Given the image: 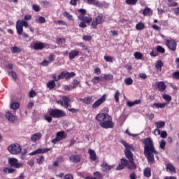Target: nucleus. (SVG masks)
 Masks as SVG:
<instances>
[{
    "label": "nucleus",
    "instance_id": "nucleus-35",
    "mask_svg": "<svg viewBox=\"0 0 179 179\" xmlns=\"http://www.w3.org/2000/svg\"><path fill=\"white\" fill-rule=\"evenodd\" d=\"M162 99H164V100H165V103H168V104H169L171 100V96L167 94H164L162 95Z\"/></svg>",
    "mask_w": 179,
    "mask_h": 179
},
{
    "label": "nucleus",
    "instance_id": "nucleus-39",
    "mask_svg": "<svg viewBox=\"0 0 179 179\" xmlns=\"http://www.w3.org/2000/svg\"><path fill=\"white\" fill-rule=\"evenodd\" d=\"M35 22H36V23H45V17H43V16H39L38 18H36L35 20Z\"/></svg>",
    "mask_w": 179,
    "mask_h": 179
},
{
    "label": "nucleus",
    "instance_id": "nucleus-23",
    "mask_svg": "<svg viewBox=\"0 0 179 179\" xmlns=\"http://www.w3.org/2000/svg\"><path fill=\"white\" fill-rule=\"evenodd\" d=\"M153 106L156 108H164L166 106H169V103H155Z\"/></svg>",
    "mask_w": 179,
    "mask_h": 179
},
{
    "label": "nucleus",
    "instance_id": "nucleus-15",
    "mask_svg": "<svg viewBox=\"0 0 179 179\" xmlns=\"http://www.w3.org/2000/svg\"><path fill=\"white\" fill-rule=\"evenodd\" d=\"M6 118L10 122H15L16 121V116L13 115L12 113L7 112L6 113Z\"/></svg>",
    "mask_w": 179,
    "mask_h": 179
},
{
    "label": "nucleus",
    "instance_id": "nucleus-53",
    "mask_svg": "<svg viewBox=\"0 0 179 179\" xmlns=\"http://www.w3.org/2000/svg\"><path fill=\"white\" fill-rule=\"evenodd\" d=\"M157 51L158 52H161V54H164V52H166V50H164L162 46H157Z\"/></svg>",
    "mask_w": 179,
    "mask_h": 179
},
{
    "label": "nucleus",
    "instance_id": "nucleus-3",
    "mask_svg": "<svg viewBox=\"0 0 179 179\" xmlns=\"http://www.w3.org/2000/svg\"><path fill=\"white\" fill-rule=\"evenodd\" d=\"M7 149L11 155H19L22 152V147L17 143L10 145Z\"/></svg>",
    "mask_w": 179,
    "mask_h": 179
},
{
    "label": "nucleus",
    "instance_id": "nucleus-64",
    "mask_svg": "<svg viewBox=\"0 0 179 179\" xmlns=\"http://www.w3.org/2000/svg\"><path fill=\"white\" fill-rule=\"evenodd\" d=\"M64 179H73V176L72 174H66Z\"/></svg>",
    "mask_w": 179,
    "mask_h": 179
},
{
    "label": "nucleus",
    "instance_id": "nucleus-63",
    "mask_svg": "<svg viewBox=\"0 0 179 179\" xmlns=\"http://www.w3.org/2000/svg\"><path fill=\"white\" fill-rule=\"evenodd\" d=\"M173 76L175 78V79L179 80V71H175L173 73Z\"/></svg>",
    "mask_w": 179,
    "mask_h": 179
},
{
    "label": "nucleus",
    "instance_id": "nucleus-57",
    "mask_svg": "<svg viewBox=\"0 0 179 179\" xmlns=\"http://www.w3.org/2000/svg\"><path fill=\"white\" fill-rule=\"evenodd\" d=\"M159 135L162 139H166V138H167V131H162Z\"/></svg>",
    "mask_w": 179,
    "mask_h": 179
},
{
    "label": "nucleus",
    "instance_id": "nucleus-8",
    "mask_svg": "<svg viewBox=\"0 0 179 179\" xmlns=\"http://www.w3.org/2000/svg\"><path fill=\"white\" fill-rule=\"evenodd\" d=\"M107 97V95L103 94L99 99L96 101L92 104V108H97V107H99V106H101L104 101H106V98Z\"/></svg>",
    "mask_w": 179,
    "mask_h": 179
},
{
    "label": "nucleus",
    "instance_id": "nucleus-2",
    "mask_svg": "<svg viewBox=\"0 0 179 179\" xmlns=\"http://www.w3.org/2000/svg\"><path fill=\"white\" fill-rule=\"evenodd\" d=\"M96 120L99 121L100 127L105 129L114 128L113 118L106 113H99L96 115Z\"/></svg>",
    "mask_w": 179,
    "mask_h": 179
},
{
    "label": "nucleus",
    "instance_id": "nucleus-41",
    "mask_svg": "<svg viewBox=\"0 0 179 179\" xmlns=\"http://www.w3.org/2000/svg\"><path fill=\"white\" fill-rule=\"evenodd\" d=\"M124 83L127 85V86H131V85L134 83V80H132L131 78H127L124 79Z\"/></svg>",
    "mask_w": 179,
    "mask_h": 179
},
{
    "label": "nucleus",
    "instance_id": "nucleus-49",
    "mask_svg": "<svg viewBox=\"0 0 179 179\" xmlns=\"http://www.w3.org/2000/svg\"><path fill=\"white\" fill-rule=\"evenodd\" d=\"M48 87L49 89H54L55 87V82L54 80L50 81L48 83Z\"/></svg>",
    "mask_w": 179,
    "mask_h": 179
},
{
    "label": "nucleus",
    "instance_id": "nucleus-59",
    "mask_svg": "<svg viewBox=\"0 0 179 179\" xmlns=\"http://www.w3.org/2000/svg\"><path fill=\"white\" fill-rule=\"evenodd\" d=\"M103 59L106 62H113V57L110 56H104Z\"/></svg>",
    "mask_w": 179,
    "mask_h": 179
},
{
    "label": "nucleus",
    "instance_id": "nucleus-10",
    "mask_svg": "<svg viewBox=\"0 0 179 179\" xmlns=\"http://www.w3.org/2000/svg\"><path fill=\"white\" fill-rule=\"evenodd\" d=\"M50 150H51V148H39V149H37L35 151L31 152L30 155L34 156V155L47 153L48 152H50Z\"/></svg>",
    "mask_w": 179,
    "mask_h": 179
},
{
    "label": "nucleus",
    "instance_id": "nucleus-17",
    "mask_svg": "<svg viewBox=\"0 0 179 179\" xmlns=\"http://www.w3.org/2000/svg\"><path fill=\"white\" fill-rule=\"evenodd\" d=\"M78 19L85 23H90L92 20V17H85L83 15H78Z\"/></svg>",
    "mask_w": 179,
    "mask_h": 179
},
{
    "label": "nucleus",
    "instance_id": "nucleus-21",
    "mask_svg": "<svg viewBox=\"0 0 179 179\" xmlns=\"http://www.w3.org/2000/svg\"><path fill=\"white\" fill-rule=\"evenodd\" d=\"M143 176L144 177H147V178H150V177H152V172H151L150 168L147 167L144 169Z\"/></svg>",
    "mask_w": 179,
    "mask_h": 179
},
{
    "label": "nucleus",
    "instance_id": "nucleus-54",
    "mask_svg": "<svg viewBox=\"0 0 179 179\" xmlns=\"http://www.w3.org/2000/svg\"><path fill=\"white\" fill-rule=\"evenodd\" d=\"M64 16L67 17L69 20H73V16H72V15H70L68 12L64 13Z\"/></svg>",
    "mask_w": 179,
    "mask_h": 179
},
{
    "label": "nucleus",
    "instance_id": "nucleus-43",
    "mask_svg": "<svg viewBox=\"0 0 179 179\" xmlns=\"http://www.w3.org/2000/svg\"><path fill=\"white\" fill-rule=\"evenodd\" d=\"M79 85H80V82H79L78 80H73L72 82V89H76V87H78V86H79Z\"/></svg>",
    "mask_w": 179,
    "mask_h": 179
},
{
    "label": "nucleus",
    "instance_id": "nucleus-48",
    "mask_svg": "<svg viewBox=\"0 0 179 179\" xmlns=\"http://www.w3.org/2000/svg\"><path fill=\"white\" fill-rule=\"evenodd\" d=\"M36 162L39 165L43 164L44 163V157L43 155L40 156L38 158L36 159Z\"/></svg>",
    "mask_w": 179,
    "mask_h": 179
},
{
    "label": "nucleus",
    "instance_id": "nucleus-20",
    "mask_svg": "<svg viewBox=\"0 0 179 179\" xmlns=\"http://www.w3.org/2000/svg\"><path fill=\"white\" fill-rule=\"evenodd\" d=\"M16 30L18 36H22V34H23V27L19 23V20L16 22Z\"/></svg>",
    "mask_w": 179,
    "mask_h": 179
},
{
    "label": "nucleus",
    "instance_id": "nucleus-52",
    "mask_svg": "<svg viewBox=\"0 0 179 179\" xmlns=\"http://www.w3.org/2000/svg\"><path fill=\"white\" fill-rule=\"evenodd\" d=\"M8 75L9 76H11V78L14 79V80H16V78H17L16 72L10 71L8 73Z\"/></svg>",
    "mask_w": 179,
    "mask_h": 179
},
{
    "label": "nucleus",
    "instance_id": "nucleus-46",
    "mask_svg": "<svg viewBox=\"0 0 179 179\" xmlns=\"http://www.w3.org/2000/svg\"><path fill=\"white\" fill-rule=\"evenodd\" d=\"M56 41L59 45H62V44H64L66 41L65 40V38H58L56 39Z\"/></svg>",
    "mask_w": 179,
    "mask_h": 179
},
{
    "label": "nucleus",
    "instance_id": "nucleus-55",
    "mask_svg": "<svg viewBox=\"0 0 179 179\" xmlns=\"http://www.w3.org/2000/svg\"><path fill=\"white\" fill-rule=\"evenodd\" d=\"M44 120H45V121H48L49 123L52 122V117H51V115L49 116V115H45Z\"/></svg>",
    "mask_w": 179,
    "mask_h": 179
},
{
    "label": "nucleus",
    "instance_id": "nucleus-22",
    "mask_svg": "<svg viewBox=\"0 0 179 179\" xmlns=\"http://www.w3.org/2000/svg\"><path fill=\"white\" fill-rule=\"evenodd\" d=\"M80 101H83V103H85V104H90L91 103H93V96L91 97H85L83 99H80Z\"/></svg>",
    "mask_w": 179,
    "mask_h": 179
},
{
    "label": "nucleus",
    "instance_id": "nucleus-25",
    "mask_svg": "<svg viewBox=\"0 0 179 179\" xmlns=\"http://www.w3.org/2000/svg\"><path fill=\"white\" fill-rule=\"evenodd\" d=\"M57 136L59 141H62V139H65V138H66V133H65V131H59L57 134Z\"/></svg>",
    "mask_w": 179,
    "mask_h": 179
},
{
    "label": "nucleus",
    "instance_id": "nucleus-51",
    "mask_svg": "<svg viewBox=\"0 0 179 179\" xmlns=\"http://www.w3.org/2000/svg\"><path fill=\"white\" fill-rule=\"evenodd\" d=\"M159 148L160 149H164L166 148V141L165 140H162L160 143H159Z\"/></svg>",
    "mask_w": 179,
    "mask_h": 179
},
{
    "label": "nucleus",
    "instance_id": "nucleus-1",
    "mask_svg": "<svg viewBox=\"0 0 179 179\" xmlns=\"http://www.w3.org/2000/svg\"><path fill=\"white\" fill-rule=\"evenodd\" d=\"M144 143V155L147 157L149 163L153 164L155 163V153L159 155V152L156 151L155 145H153V141L151 138H147L143 141Z\"/></svg>",
    "mask_w": 179,
    "mask_h": 179
},
{
    "label": "nucleus",
    "instance_id": "nucleus-29",
    "mask_svg": "<svg viewBox=\"0 0 179 179\" xmlns=\"http://www.w3.org/2000/svg\"><path fill=\"white\" fill-rule=\"evenodd\" d=\"M166 170L169 173H176V168L171 164H166Z\"/></svg>",
    "mask_w": 179,
    "mask_h": 179
},
{
    "label": "nucleus",
    "instance_id": "nucleus-31",
    "mask_svg": "<svg viewBox=\"0 0 179 179\" xmlns=\"http://www.w3.org/2000/svg\"><path fill=\"white\" fill-rule=\"evenodd\" d=\"M163 65H164V64L163 63V61L159 60L155 65V68L156 69H157V71H159V72H162V67L163 66Z\"/></svg>",
    "mask_w": 179,
    "mask_h": 179
},
{
    "label": "nucleus",
    "instance_id": "nucleus-50",
    "mask_svg": "<svg viewBox=\"0 0 179 179\" xmlns=\"http://www.w3.org/2000/svg\"><path fill=\"white\" fill-rule=\"evenodd\" d=\"M94 177H96V178H99V179L103 178V174H101V173L99 171L94 172Z\"/></svg>",
    "mask_w": 179,
    "mask_h": 179
},
{
    "label": "nucleus",
    "instance_id": "nucleus-19",
    "mask_svg": "<svg viewBox=\"0 0 179 179\" xmlns=\"http://www.w3.org/2000/svg\"><path fill=\"white\" fill-rule=\"evenodd\" d=\"M88 153L90 154L91 160L93 162H96V160H97V155H96V152L94 150L90 149L88 150Z\"/></svg>",
    "mask_w": 179,
    "mask_h": 179
},
{
    "label": "nucleus",
    "instance_id": "nucleus-37",
    "mask_svg": "<svg viewBox=\"0 0 179 179\" xmlns=\"http://www.w3.org/2000/svg\"><path fill=\"white\" fill-rule=\"evenodd\" d=\"M20 51H22L20 48H17L16 46H14V47L11 48V52L13 54H18V52H20Z\"/></svg>",
    "mask_w": 179,
    "mask_h": 179
},
{
    "label": "nucleus",
    "instance_id": "nucleus-58",
    "mask_svg": "<svg viewBox=\"0 0 179 179\" xmlns=\"http://www.w3.org/2000/svg\"><path fill=\"white\" fill-rule=\"evenodd\" d=\"M124 167H127V166H128V160H127L126 159L122 158L121 159V162H120Z\"/></svg>",
    "mask_w": 179,
    "mask_h": 179
},
{
    "label": "nucleus",
    "instance_id": "nucleus-56",
    "mask_svg": "<svg viewBox=\"0 0 179 179\" xmlns=\"http://www.w3.org/2000/svg\"><path fill=\"white\" fill-rule=\"evenodd\" d=\"M32 9L35 10V12H40V6L37 4H33Z\"/></svg>",
    "mask_w": 179,
    "mask_h": 179
},
{
    "label": "nucleus",
    "instance_id": "nucleus-61",
    "mask_svg": "<svg viewBox=\"0 0 179 179\" xmlns=\"http://www.w3.org/2000/svg\"><path fill=\"white\" fill-rule=\"evenodd\" d=\"M41 5L43 8H49L50 6V2L48 1H42Z\"/></svg>",
    "mask_w": 179,
    "mask_h": 179
},
{
    "label": "nucleus",
    "instance_id": "nucleus-12",
    "mask_svg": "<svg viewBox=\"0 0 179 179\" xmlns=\"http://www.w3.org/2000/svg\"><path fill=\"white\" fill-rule=\"evenodd\" d=\"M155 86L159 89V92H164L166 90V84L164 82L161 81V82H156L155 83Z\"/></svg>",
    "mask_w": 179,
    "mask_h": 179
},
{
    "label": "nucleus",
    "instance_id": "nucleus-30",
    "mask_svg": "<svg viewBox=\"0 0 179 179\" xmlns=\"http://www.w3.org/2000/svg\"><path fill=\"white\" fill-rule=\"evenodd\" d=\"M33 47L34 50H43V48H44V43H36L35 44H34Z\"/></svg>",
    "mask_w": 179,
    "mask_h": 179
},
{
    "label": "nucleus",
    "instance_id": "nucleus-7",
    "mask_svg": "<svg viewBox=\"0 0 179 179\" xmlns=\"http://www.w3.org/2000/svg\"><path fill=\"white\" fill-rule=\"evenodd\" d=\"M166 45L171 51H176L177 50V42L174 39L167 40L166 41Z\"/></svg>",
    "mask_w": 179,
    "mask_h": 179
},
{
    "label": "nucleus",
    "instance_id": "nucleus-45",
    "mask_svg": "<svg viewBox=\"0 0 179 179\" xmlns=\"http://www.w3.org/2000/svg\"><path fill=\"white\" fill-rule=\"evenodd\" d=\"M138 0H125L127 5H136Z\"/></svg>",
    "mask_w": 179,
    "mask_h": 179
},
{
    "label": "nucleus",
    "instance_id": "nucleus-47",
    "mask_svg": "<svg viewBox=\"0 0 179 179\" xmlns=\"http://www.w3.org/2000/svg\"><path fill=\"white\" fill-rule=\"evenodd\" d=\"M19 23L22 25V27H29V22L24 20H19Z\"/></svg>",
    "mask_w": 179,
    "mask_h": 179
},
{
    "label": "nucleus",
    "instance_id": "nucleus-4",
    "mask_svg": "<svg viewBox=\"0 0 179 179\" xmlns=\"http://www.w3.org/2000/svg\"><path fill=\"white\" fill-rule=\"evenodd\" d=\"M50 115L52 118H62V117H65L66 113L64 112V110L59 109H51L50 111Z\"/></svg>",
    "mask_w": 179,
    "mask_h": 179
},
{
    "label": "nucleus",
    "instance_id": "nucleus-40",
    "mask_svg": "<svg viewBox=\"0 0 179 179\" xmlns=\"http://www.w3.org/2000/svg\"><path fill=\"white\" fill-rule=\"evenodd\" d=\"M101 79H102V77L95 76L91 80V82H92L94 85H96L100 82Z\"/></svg>",
    "mask_w": 179,
    "mask_h": 179
},
{
    "label": "nucleus",
    "instance_id": "nucleus-62",
    "mask_svg": "<svg viewBox=\"0 0 179 179\" xmlns=\"http://www.w3.org/2000/svg\"><path fill=\"white\" fill-rule=\"evenodd\" d=\"M92 5L98 6V8H103V3H101L100 1H95L92 3Z\"/></svg>",
    "mask_w": 179,
    "mask_h": 179
},
{
    "label": "nucleus",
    "instance_id": "nucleus-24",
    "mask_svg": "<svg viewBox=\"0 0 179 179\" xmlns=\"http://www.w3.org/2000/svg\"><path fill=\"white\" fill-rule=\"evenodd\" d=\"M153 13V10H152V9L149 8H145L144 9V10L143 11V15L144 16H152Z\"/></svg>",
    "mask_w": 179,
    "mask_h": 179
},
{
    "label": "nucleus",
    "instance_id": "nucleus-33",
    "mask_svg": "<svg viewBox=\"0 0 179 179\" xmlns=\"http://www.w3.org/2000/svg\"><path fill=\"white\" fill-rule=\"evenodd\" d=\"M3 173H6L7 174H12L13 173H15V171H16V170L12 169V168H8V167H5L3 169Z\"/></svg>",
    "mask_w": 179,
    "mask_h": 179
},
{
    "label": "nucleus",
    "instance_id": "nucleus-42",
    "mask_svg": "<svg viewBox=\"0 0 179 179\" xmlns=\"http://www.w3.org/2000/svg\"><path fill=\"white\" fill-rule=\"evenodd\" d=\"M134 58L136 59H142V58H143V55L139 52H136L134 53Z\"/></svg>",
    "mask_w": 179,
    "mask_h": 179
},
{
    "label": "nucleus",
    "instance_id": "nucleus-60",
    "mask_svg": "<svg viewBox=\"0 0 179 179\" xmlns=\"http://www.w3.org/2000/svg\"><path fill=\"white\" fill-rule=\"evenodd\" d=\"M84 41H90L92 40V36L85 35L83 37Z\"/></svg>",
    "mask_w": 179,
    "mask_h": 179
},
{
    "label": "nucleus",
    "instance_id": "nucleus-28",
    "mask_svg": "<svg viewBox=\"0 0 179 179\" xmlns=\"http://www.w3.org/2000/svg\"><path fill=\"white\" fill-rule=\"evenodd\" d=\"M121 143L123 145V146H124V148H126L124 149V150H133V149H134V145H129V144H127V143L126 141H122L121 142Z\"/></svg>",
    "mask_w": 179,
    "mask_h": 179
},
{
    "label": "nucleus",
    "instance_id": "nucleus-11",
    "mask_svg": "<svg viewBox=\"0 0 179 179\" xmlns=\"http://www.w3.org/2000/svg\"><path fill=\"white\" fill-rule=\"evenodd\" d=\"M79 54H80V52H79V50L76 49L72 50L69 53V59H75L76 57H79Z\"/></svg>",
    "mask_w": 179,
    "mask_h": 179
},
{
    "label": "nucleus",
    "instance_id": "nucleus-36",
    "mask_svg": "<svg viewBox=\"0 0 179 179\" xmlns=\"http://www.w3.org/2000/svg\"><path fill=\"white\" fill-rule=\"evenodd\" d=\"M10 107L12 108V110H17V108L20 107V104H19L17 102H13L10 103Z\"/></svg>",
    "mask_w": 179,
    "mask_h": 179
},
{
    "label": "nucleus",
    "instance_id": "nucleus-32",
    "mask_svg": "<svg viewBox=\"0 0 179 179\" xmlns=\"http://www.w3.org/2000/svg\"><path fill=\"white\" fill-rule=\"evenodd\" d=\"M166 125V122L163 121H158L155 122V126L157 129H160L161 128H163Z\"/></svg>",
    "mask_w": 179,
    "mask_h": 179
},
{
    "label": "nucleus",
    "instance_id": "nucleus-5",
    "mask_svg": "<svg viewBox=\"0 0 179 179\" xmlns=\"http://www.w3.org/2000/svg\"><path fill=\"white\" fill-rule=\"evenodd\" d=\"M8 163L11 167H15V169L23 168V164L19 163V161L16 158H8Z\"/></svg>",
    "mask_w": 179,
    "mask_h": 179
},
{
    "label": "nucleus",
    "instance_id": "nucleus-34",
    "mask_svg": "<svg viewBox=\"0 0 179 179\" xmlns=\"http://www.w3.org/2000/svg\"><path fill=\"white\" fill-rule=\"evenodd\" d=\"M130 164L127 165V169L129 170H135L136 169V164L132 159V162H129Z\"/></svg>",
    "mask_w": 179,
    "mask_h": 179
},
{
    "label": "nucleus",
    "instance_id": "nucleus-9",
    "mask_svg": "<svg viewBox=\"0 0 179 179\" xmlns=\"http://www.w3.org/2000/svg\"><path fill=\"white\" fill-rule=\"evenodd\" d=\"M101 167H102V171H104V173H108L110 170L112 169H114L115 165H109L108 164L107 162H103L102 164H101Z\"/></svg>",
    "mask_w": 179,
    "mask_h": 179
},
{
    "label": "nucleus",
    "instance_id": "nucleus-18",
    "mask_svg": "<svg viewBox=\"0 0 179 179\" xmlns=\"http://www.w3.org/2000/svg\"><path fill=\"white\" fill-rule=\"evenodd\" d=\"M124 154L129 162H132V160H134V154L132 152H131V150H124Z\"/></svg>",
    "mask_w": 179,
    "mask_h": 179
},
{
    "label": "nucleus",
    "instance_id": "nucleus-44",
    "mask_svg": "<svg viewBox=\"0 0 179 179\" xmlns=\"http://www.w3.org/2000/svg\"><path fill=\"white\" fill-rule=\"evenodd\" d=\"M120 91H116L115 92V94H114V99L116 101V103H119L120 102Z\"/></svg>",
    "mask_w": 179,
    "mask_h": 179
},
{
    "label": "nucleus",
    "instance_id": "nucleus-38",
    "mask_svg": "<svg viewBox=\"0 0 179 179\" xmlns=\"http://www.w3.org/2000/svg\"><path fill=\"white\" fill-rule=\"evenodd\" d=\"M145 29V24L139 22L136 25V30H143Z\"/></svg>",
    "mask_w": 179,
    "mask_h": 179
},
{
    "label": "nucleus",
    "instance_id": "nucleus-26",
    "mask_svg": "<svg viewBox=\"0 0 179 179\" xmlns=\"http://www.w3.org/2000/svg\"><path fill=\"white\" fill-rule=\"evenodd\" d=\"M114 76L113 74H103L102 75V80H113Z\"/></svg>",
    "mask_w": 179,
    "mask_h": 179
},
{
    "label": "nucleus",
    "instance_id": "nucleus-27",
    "mask_svg": "<svg viewBox=\"0 0 179 179\" xmlns=\"http://www.w3.org/2000/svg\"><path fill=\"white\" fill-rule=\"evenodd\" d=\"M75 76H76V73H75V72L72 71V72H66L65 73V79L66 80H69L71 78H75Z\"/></svg>",
    "mask_w": 179,
    "mask_h": 179
},
{
    "label": "nucleus",
    "instance_id": "nucleus-16",
    "mask_svg": "<svg viewBox=\"0 0 179 179\" xmlns=\"http://www.w3.org/2000/svg\"><path fill=\"white\" fill-rule=\"evenodd\" d=\"M43 137V134L38 132L34 134L31 137V141L32 142H37V141L41 139Z\"/></svg>",
    "mask_w": 179,
    "mask_h": 179
},
{
    "label": "nucleus",
    "instance_id": "nucleus-14",
    "mask_svg": "<svg viewBox=\"0 0 179 179\" xmlns=\"http://www.w3.org/2000/svg\"><path fill=\"white\" fill-rule=\"evenodd\" d=\"M62 99H63V107H64V108H68L69 107V103L73 101V100H72L68 96H62Z\"/></svg>",
    "mask_w": 179,
    "mask_h": 179
},
{
    "label": "nucleus",
    "instance_id": "nucleus-13",
    "mask_svg": "<svg viewBox=\"0 0 179 179\" xmlns=\"http://www.w3.org/2000/svg\"><path fill=\"white\" fill-rule=\"evenodd\" d=\"M70 162H73V163H79L81 160L80 155H73L69 157Z\"/></svg>",
    "mask_w": 179,
    "mask_h": 179
},
{
    "label": "nucleus",
    "instance_id": "nucleus-6",
    "mask_svg": "<svg viewBox=\"0 0 179 179\" xmlns=\"http://www.w3.org/2000/svg\"><path fill=\"white\" fill-rule=\"evenodd\" d=\"M104 22V17H103V14H99L92 22L91 26H92L93 29H96V26L99 24H101Z\"/></svg>",
    "mask_w": 179,
    "mask_h": 179
}]
</instances>
